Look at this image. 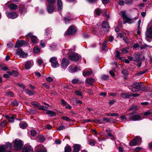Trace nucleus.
Listing matches in <instances>:
<instances>
[{"instance_id":"obj_1","label":"nucleus","mask_w":152,"mask_h":152,"mask_svg":"<svg viewBox=\"0 0 152 152\" xmlns=\"http://www.w3.org/2000/svg\"><path fill=\"white\" fill-rule=\"evenodd\" d=\"M13 145L15 151H19L23 147V141L20 139H17L14 141Z\"/></svg>"},{"instance_id":"obj_2","label":"nucleus","mask_w":152,"mask_h":152,"mask_svg":"<svg viewBox=\"0 0 152 152\" xmlns=\"http://www.w3.org/2000/svg\"><path fill=\"white\" fill-rule=\"evenodd\" d=\"M91 30L93 33L97 35H103L105 34L103 32L101 26L98 25V24L95 26V28H91Z\"/></svg>"},{"instance_id":"obj_3","label":"nucleus","mask_w":152,"mask_h":152,"mask_svg":"<svg viewBox=\"0 0 152 152\" xmlns=\"http://www.w3.org/2000/svg\"><path fill=\"white\" fill-rule=\"evenodd\" d=\"M142 142L141 138L138 136H136L134 138L131 140L129 142V145L131 146H135L140 144Z\"/></svg>"},{"instance_id":"obj_4","label":"nucleus","mask_w":152,"mask_h":152,"mask_svg":"<svg viewBox=\"0 0 152 152\" xmlns=\"http://www.w3.org/2000/svg\"><path fill=\"white\" fill-rule=\"evenodd\" d=\"M129 115V120L137 121L142 120V117L139 115L137 114L133 115L130 113Z\"/></svg>"},{"instance_id":"obj_5","label":"nucleus","mask_w":152,"mask_h":152,"mask_svg":"<svg viewBox=\"0 0 152 152\" xmlns=\"http://www.w3.org/2000/svg\"><path fill=\"white\" fill-rule=\"evenodd\" d=\"M69 58L72 61H77L81 58V56L78 54L71 53L69 55Z\"/></svg>"},{"instance_id":"obj_6","label":"nucleus","mask_w":152,"mask_h":152,"mask_svg":"<svg viewBox=\"0 0 152 152\" xmlns=\"http://www.w3.org/2000/svg\"><path fill=\"white\" fill-rule=\"evenodd\" d=\"M141 87V83H133V85L131 86V88H130V89L133 92H136L140 90Z\"/></svg>"},{"instance_id":"obj_7","label":"nucleus","mask_w":152,"mask_h":152,"mask_svg":"<svg viewBox=\"0 0 152 152\" xmlns=\"http://www.w3.org/2000/svg\"><path fill=\"white\" fill-rule=\"evenodd\" d=\"M49 61L51 63V66L53 68H56L59 66L57 61V58L56 57H53L51 58L50 59Z\"/></svg>"},{"instance_id":"obj_8","label":"nucleus","mask_w":152,"mask_h":152,"mask_svg":"<svg viewBox=\"0 0 152 152\" xmlns=\"http://www.w3.org/2000/svg\"><path fill=\"white\" fill-rule=\"evenodd\" d=\"M34 152H47V151L43 145L39 144L35 147Z\"/></svg>"},{"instance_id":"obj_9","label":"nucleus","mask_w":152,"mask_h":152,"mask_svg":"<svg viewBox=\"0 0 152 152\" xmlns=\"http://www.w3.org/2000/svg\"><path fill=\"white\" fill-rule=\"evenodd\" d=\"M101 26L103 32H104L105 34L108 32L110 27L107 22L104 21H103Z\"/></svg>"},{"instance_id":"obj_10","label":"nucleus","mask_w":152,"mask_h":152,"mask_svg":"<svg viewBox=\"0 0 152 152\" xmlns=\"http://www.w3.org/2000/svg\"><path fill=\"white\" fill-rule=\"evenodd\" d=\"M77 30L75 27L74 26H72L69 28L66 34L68 35L75 34Z\"/></svg>"},{"instance_id":"obj_11","label":"nucleus","mask_w":152,"mask_h":152,"mask_svg":"<svg viewBox=\"0 0 152 152\" xmlns=\"http://www.w3.org/2000/svg\"><path fill=\"white\" fill-rule=\"evenodd\" d=\"M33 151L32 146L28 145H25L22 150V152H33Z\"/></svg>"},{"instance_id":"obj_12","label":"nucleus","mask_w":152,"mask_h":152,"mask_svg":"<svg viewBox=\"0 0 152 152\" xmlns=\"http://www.w3.org/2000/svg\"><path fill=\"white\" fill-rule=\"evenodd\" d=\"M28 36L31 38V42L33 44H36L38 42V39L35 36L32 35L31 33L28 34Z\"/></svg>"},{"instance_id":"obj_13","label":"nucleus","mask_w":152,"mask_h":152,"mask_svg":"<svg viewBox=\"0 0 152 152\" xmlns=\"http://www.w3.org/2000/svg\"><path fill=\"white\" fill-rule=\"evenodd\" d=\"M121 16L123 18V20L125 23H128L131 21L132 19L128 17L125 14V12H121Z\"/></svg>"},{"instance_id":"obj_14","label":"nucleus","mask_w":152,"mask_h":152,"mask_svg":"<svg viewBox=\"0 0 152 152\" xmlns=\"http://www.w3.org/2000/svg\"><path fill=\"white\" fill-rule=\"evenodd\" d=\"M16 54L20 55V56L22 58L26 57L28 55L27 53L24 52L22 49H18L16 50Z\"/></svg>"},{"instance_id":"obj_15","label":"nucleus","mask_w":152,"mask_h":152,"mask_svg":"<svg viewBox=\"0 0 152 152\" xmlns=\"http://www.w3.org/2000/svg\"><path fill=\"white\" fill-rule=\"evenodd\" d=\"M28 42L26 41L21 40L20 41L17 42L15 45V47L19 48L20 47L27 45L28 44Z\"/></svg>"},{"instance_id":"obj_16","label":"nucleus","mask_w":152,"mask_h":152,"mask_svg":"<svg viewBox=\"0 0 152 152\" xmlns=\"http://www.w3.org/2000/svg\"><path fill=\"white\" fill-rule=\"evenodd\" d=\"M69 64V61L66 58L62 59L61 63V65L64 68L66 67Z\"/></svg>"},{"instance_id":"obj_17","label":"nucleus","mask_w":152,"mask_h":152,"mask_svg":"<svg viewBox=\"0 0 152 152\" xmlns=\"http://www.w3.org/2000/svg\"><path fill=\"white\" fill-rule=\"evenodd\" d=\"M9 145V143L8 142L6 145H0V152H6Z\"/></svg>"},{"instance_id":"obj_18","label":"nucleus","mask_w":152,"mask_h":152,"mask_svg":"<svg viewBox=\"0 0 152 152\" xmlns=\"http://www.w3.org/2000/svg\"><path fill=\"white\" fill-rule=\"evenodd\" d=\"M19 11L21 13H24L26 12V9L25 6L22 4H20L18 6Z\"/></svg>"},{"instance_id":"obj_19","label":"nucleus","mask_w":152,"mask_h":152,"mask_svg":"<svg viewBox=\"0 0 152 152\" xmlns=\"http://www.w3.org/2000/svg\"><path fill=\"white\" fill-rule=\"evenodd\" d=\"M47 10L49 13H51L54 10V7L53 5L48 4L47 6Z\"/></svg>"},{"instance_id":"obj_20","label":"nucleus","mask_w":152,"mask_h":152,"mask_svg":"<svg viewBox=\"0 0 152 152\" xmlns=\"http://www.w3.org/2000/svg\"><path fill=\"white\" fill-rule=\"evenodd\" d=\"M45 140V138L42 135H39L37 137V141L39 143L43 142Z\"/></svg>"},{"instance_id":"obj_21","label":"nucleus","mask_w":152,"mask_h":152,"mask_svg":"<svg viewBox=\"0 0 152 152\" xmlns=\"http://www.w3.org/2000/svg\"><path fill=\"white\" fill-rule=\"evenodd\" d=\"M85 82L91 85H93V84L95 82V80L92 78L88 77L86 79Z\"/></svg>"},{"instance_id":"obj_22","label":"nucleus","mask_w":152,"mask_h":152,"mask_svg":"<svg viewBox=\"0 0 152 152\" xmlns=\"http://www.w3.org/2000/svg\"><path fill=\"white\" fill-rule=\"evenodd\" d=\"M92 70L88 71L86 70H85L83 72V75L84 77H87L89 76L92 74Z\"/></svg>"},{"instance_id":"obj_23","label":"nucleus","mask_w":152,"mask_h":152,"mask_svg":"<svg viewBox=\"0 0 152 152\" xmlns=\"http://www.w3.org/2000/svg\"><path fill=\"white\" fill-rule=\"evenodd\" d=\"M73 152H79L80 148V146L78 144H75L73 146Z\"/></svg>"},{"instance_id":"obj_24","label":"nucleus","mask_w":152,"mask_h":152,"mask_svg":"<svg viewBox=\"0 0 152 152\" xmlns=\"http://www.w3.org/2000/svg\"><path fill=\"white\" fill-rule=\"evenodd\" d=\"M146 36L147 37L152 38V28L151 27L148 29Z\"/></svg>"},{"instance_id":"obj_25","label":"nucleus","mask_w":152,"mask_h":152,"mask_svg":"<svg viewBox=\"0 0 152 152\" xmlns=\"http://www.w3.org/2000/svg\"><path fill=\"white\" fill-rule=\"evenodd\" d=\"M121 95L123 98H129L131 96V94L127 92L122 93Z\"/></svg>"},{"instance_id":"obj_26","label":"nucleus","mask_w":152,"mask_h":152,"mask_svg":"<svg viewBox=\"0 0 152 152\" xmlns=\"http://www.w3.org/2000/svg\"><path fill=\"white\" fill-rule=\"evenodd\" d=\"M25 92L29 96H32L34 95L35 92L33 90L31 91L28 89H26L25 90Z\"/></svg>"},{"instance_id":"obj_27","label":"nucleus","mask_w":152,"mask_h":152,"mask_svg":"<svg viewBox=\"0 0 152 152\" xmlns=\"http://www.w3.org/2000/svg\"><path fill=\"white\" fill-rule=\"evenodd\" d=\"M138 109V108L137 106L135 105H133L131 107V108L128 110L126 111V113L131 111H135L137 110Z\"/></svg>"},{"instance_id":"obj_28","label":"nucleus","mask_w":152,"mask_h":152,"mask_svg":"<svg viewBox=\"0 0 152 152\" xmlns=\"http://www.w3.org/2000/svg\"><path fill=\"white\" fill-rule=\"evenodd\" d=\"M18 16V14L15 12H10V18L13 19H15Z\"/></svg>"},{"instance_id":"obj_29","label":"nucleus","mask_w":152,"mask_h":152,"mask_svg":"<svg viewBox=\"0 0 152 152\" xmlns=\"http://www.w3.org/2000/svg\"><path fill=\"white\" fill-rule=\"evenodd\" d=\"M57 8L58 10L62 9V2L61 0H57Z\"/></svg>"},{"instance_id":"obj_30","label":"nucleus","mask_w":152,"mask_h":152,"mask_svg":"<svg viewBox=\"0 0 152 152\" xmlns=\"http://www.w3.org/2000/svg\"><path fill=\"white\" fill-rule=\"evenodd\" d=\"M18 74V72L17 71L12 70L11 72H10V75H12L14 77H17Z\"/></svg>"},{"instance_id":"obj_31","label":"nucleus","mask_w":152,"mask_h":152,"mask_svg":"<svg viewBox=\"0 0 152 152\" xmlns=\"http://www.w3.org/2000/svg\"><path fill=\"white\" fill-rule=\"evenodd\" d=\"M19 126L22 129H24L27 127L28 125L26 122H21Z\"/></svg>"},{"instance_id":"obj_32","label":"nucleus","mask_w":152,"mask_h":152,"mask_svg":"<svg viewBox=\"0 0 152 152\" xmlns=\"http://www.w3.org/2000/svg\"><path fill=\"white\" fill-rule=\"evenodd\" d=\"M18 8L17 5L14 4H10V9L12 10H15Z\"/></svg>"},{"instance_id":"obj_33","label":"nucleus","mask_w":152,"mask_h":152,"mask_svg":"<svg viewBox=\"0 0 152 152\" xmlns=\"http://www.w3.org/2000/svg\"><path fill=\"white\" fill-rule=\"evenodd\" d=\"M0 67H1L2 70L4 71H6L9 69L8 67L4 65L3 64H0Z\"/></svg>"},{"instance_id":"obj_34","label":"nucleus","mask_w":152,"mask_h":152,"mask_svg":"<svg viewBox=\"0 0 152 152\" xmlns=\"http://www.w3.org/2000/svg\"><path fill=\"white\" fill-rule=\"evenodd\" d=\"M152 113V110H149L146 112H144L142 115L145 116H148Z\"/></svg>"},{"instance_id":"obj_35","label":"nucleus","mask_w":152,"mask_h":152,"mask_svg":"<svg viewBox=\"0 0 152 152\" xmlns=\"http://www.w3.org/2000/svg\"><path fill=\"white\" fill-rule=\"evenodd\" d=\"M72 148L70 146H66L64 148V152H71Z\"/></svg>"},{"instance_id":"obj_36","label":"nucleus","mask_w":152,"mask_h":152,"mask_svg":"<svg viewBox=\"0 0 152 152\" xmlns=\"http://www.w3.org/2000/svg\"><path fill=\"white\" fill-rule=\"evenodd\" d=\"M31 66V63L30 61H27L25 64V67L26 69H28L30 68Z\"/></svg>"},{"instance_id":"obj_37","label":"nucleus","mask_w":152,"mask_h":152,"mask_svg":"<svg viewBox=\"0 0 152 152\" xmlns=\"http://www.w3.org/2000/svg\"><path fill=\"white\" fill-rule=\"evenodd\" d=\"M140 88L141 90L143 91H145L146 92H148L149 90V88H148L147 86H141Z\"/></svg>"},{"instance_id":"obj_38","label":"nucleus","mask_w":152,"mask_h":152,"mask_svg":"<svg viewBox=\"0 0 152 152\" xmlns=\"http://www.w3.org/2000/svg\"><path fill=\"white\" fill-rule=\"evenodd\" d=\"M134 61L137 62L140 60V56L139 55L137 54H134Z\"/></svg>"},{"instance_id":"obj_39","label":"nucleus","mask_w":152,"mask_h":152,"mask_svg":"<svg viewBox=\"0 0 152 152\" xmlns=\"http://www.w3.org/2000/svg\"><path fill=\"white\" fill-rule=\"evenodd\" d=\"M106 133H107V135L106 136L107 137L112 136L113 134L111 133V131L109 129H106L105 131Z\"/></svg>"},{"instance_id":"obj_40","label":"nucleus","mask_w":152,"mask_h":152,"mask_svg":"<svg viewBox=\"0 0 152 152\" xmlns=\"http://www.w3.org/2000/svg\"><path fill=\"white\" fill-rule=\"evenodd\" d=\"M38 108L40 110H47L48 109L47 107H45L42 105H40V104H39Z\"/></svg>"},{"instance_id":"obj_41","label":"nucleus","mask_w":152,"mask_h":152,"mask_svg":"<svg viewBox=\"0 0 152 152\" xmlns=\"http://www.w3.org/2000/svg\"><path fill=\"white\" fill-rule=\"evenodd\" d=\"M94 12L96 15L99 16L101 14V10L99 8L96 9L95 10Z\"/></svg>"},{"instance_id":"obj_42","label":"nucleus","mask_w":152,"mask_h":152,"mask_svg":"<svg viewBox=\"0 0 152 152\" xmlns=\"http://www.w3.org/2000/svg\"><path fill=\"white\" fill-rule=\"evenodd\" d=\"M46 114L47 115H50L51 116H53L55 115V113L51 110H48Z\"/></svg>"},{"instance_id":"obj_43","label":"nucleus","mask_w":152,"mask_h":152,"mask_svg":"<svg viewBox=\"0 0 152 152\" xmlns=\"http://www.w3.org/2000/svg\"><path fill=\"white\" fill-rule=\"evenodd\" d=\"M103 121L105 122H110L111 121V119L108 117L103 118Z\"/></svg>"},{"instance_id":"obj_44","label":"nucleus","mask_w":152,"mask_h":152,"mask_svg":"<svg viewBox=\"0 0 152 152\" xmlns=\"http://www.w3.org/2000/svg\"><path fill=\"white\" fill-rule=\"evenodd\" d=\"M18 104V103L16 101L14 100L11 103V105L12 106H17Z\"/></svg>"},{"instance_id":"obj_45","label":"nucleus","mask_w":152,"mask_h":152,"mask_svg":"<svg viewBox=\"0 0 152 152\" xmlns=\"http://www.w3.org/2000/svg\"><path fill=\"white\" fill-rule=\"evenodd\" d=\"M34 50L35 53H38L40 52V50L36 46L34 48Z\"/></svg>"},{"instance_id":"obj_46","label":"nucleus","mask_w":152,"mask_h":152,"mask_svg":"<svg viewBox=\"0 0 152 152\" xmlns=\"http://www.w3.org/2000/svg\"><path fill=\"white\" fill-rule=\"evenodd\" d=\"M46 80L49 83H50L53 81V78L50 77H48L46 78Z\"/></svg>"},{"instance_id":"obj_47","label":"nucleus","mask_w":152,"mask_h":152,"mask_svg":"<svg viewBox=\"0 0 152 152\" xmlns=\"http://www.w3.org/2000/svg\"><path fill=\"white\" fill-rule=\"evenodd\" d=\"M108 76L106 75H102L101 76V79L103 80H106L108 79Z\"/></svg>"},{"instance_id":"obj_48","label":"nucleus","mask_w":152,"mask_h":152,"mask_svg":"<svg viewBox=\"0 0 152 152\" xmlns=\"http://www.w3.org/2000/svg\"><path fill=\"white\" fill-rule=\"evenodd\" d=\"M75 93L77 95L79 96H82L83 95L82 92L79 90L76 91Z\"/></svg>"},{"instance_id":"obj_49","label":"nucleus","mask_w":152,"mask_h":152,"mask_svg":"<svg viewBox=\"0 0 152 152\" xmlns=\"http://www.w3.org/2000/svg\"><path fill=\"white\" fill-rule=\"evenodd\" d=\"M31 134L32 136H36L37 135V133L35 130H32L31 131Z\"/></svg>"},{"instance_id":"obj_50","label":"nucleus","mask_w":152,"mask_h":152,"mask_svg":"<svg viewBox=\"0 0 152 152\" xmlns=\"http://www.w3.org/2000/svg\"><path fill=\"white\" fill-rule=\"evenodd\" d=\"M62 118L64 120L68 121H72L71 119L69 118L66 116H63L62 117Z\"/></svg>"},{"instance_id":"obj_51","label":"nucleus","mask_w":152,"mask_h":152,"mask_svg":"<svg viewBox=\"0 0 152 152\" xmlns=\"http://www.w3.org/2000/svg\"><path fill=\"white\" fill-rule=\"evenodd\" d=\"M56 0H47L49 4L53 5L55 2Z\"/></svg>"},{"instance_id":"obj_52","label":"nucleus","mask_w":152,"mask_h":152,"mask_svg":"<svg viewBox=\"0 0 152 152\" xmlns=\"http://www.w3.org/2000/svg\"><path fill=\"white\" fill-rule=\"evenodd\" d=\"M122 73L125 76H127L129 74L127 70L124 69L122 71Z\"/></svg>"},{"instance_id":"obj_53","label":"nucleus","mask_w":152,"mask_h":152,"mask_svg":"<svg viewBox=\"0 0 152 152\" xmlns=\"http://www.w3.org/2000/svg\"><path fill=\"white\" fill-rule=\"evenodd\" d=\"M79 81L78 79H75L72 80V82L74 84H77L79 82Z\"/></svg>"},{"instance_id":"obj_54","label":"nucleus","mask_w":152,"mask_h":152,"mask_svg":"<svg viewBox=\"0 0 152 152\" xmlns=\"http://www.w3.org/2000/svg\"><path fill=\"white\" fill-rule=\"evenodd\" d=\"M40 45L42 47H44L45 46V42L44 41L42 40L40 41Z\"/></svg>"},{"instance_id":"obj_55","label":"nucleus","mask_w":152,"mask_h":152,"mask_svg":"<svg viewBox=\"0 0 152 152\" xmlns=\"http://www.w3.org/2000/svg\"><path fill=\"white\" fill-rule=\"evenodd\" d=\"M95 143L96 142L94 140H91L89 141V144L90 145H94Z\"/></svg>"},{"instance_id":"obj_56","label":"nucleus","mask_w":152,"mask_h":152,"mask_svg":"<svg viewBox=\"0 0 152 152\" xmlns=\"http://www.w3.org/2000/svg\"><path fill=\"white\" fill-rule=\"evenodd\" d=\"M121 53L123 54H124L125 53H127L128 52V51L126 48H124L121 50Z\"/></svg>"},{"instance_id":"obj_57","label":"nucleus","mask_w":152,"mask_h":152,"mask_svg":"<svg viewBox=\"0 0 152 152\" xmlns=\"http://www.w3.org/2000/svg\"><path fill=\"white\" fill-rule=\"evenodd\" d=\"M16 117V115H13L10 117V119H11L12 120L10 119V123H12L13 122L14 119Z\"/></svg>"},{"instance_id":"obj_58","label":"nucleus","mask_w":152,"mask_h":152,"mask_svg":"<svg viewBox=\"0 0 152 152\" xmlns=\"http://www.w3.org/2000/svg\"><path fill=\"white\" fill-rule=\"evenodd\" d=\"M132 0H125V3L126 4H132Z\"/></svg>"},{"instance_id":"obj_59","label":"nucleus","mask_w":152,"mask_h":152,"mask_svg":"<svg viewBox=\"0 0 152 152\" xmlns=\"http://www.w3.org/2000/svg\"><path fill=\"white\" fill-rule=\"evenodd\" d=\"M65 129V126H61L57 128V130L58 131H60L63 130Z\"/></svg>"},{"instance_id":"obj_60","label":"nucleus","mask_w":152,"mask_h":152,"mask_svg":"<svg viewBox=\"0 0 152 152\" xmlns=\"http://www.w3.org/2000/svg\"><path fill=\"white\" fill-rule=\"evenodd\" d=\"M42 85L45 87L47 89H49L50 88V87L49 85L46 83L43 84Z\"/></svg>"},{"instance_id":"obj_61","label":"nucleus","mask_w":152,"mask_h":152,"mask_svg":"<svg viewBox=\"0 0 152 152\" xmlns=\"http://www.w3.org/2000/svg\"><path fill=\"white\" fill-rule=\"evenodd\" d=\"M120 118L122 120H123V121L127 120V118H126V117L124 115H122L120 117Z\"/></svg>"},{"instance_id":"obj_62","label":"nucleus","mask_w":152,"mask_h":152,"mask_svg":"<svg viewBox=\"0 0 152 152\" xmlns=\"http://www.w3.org/2000/svg\"><path fill=\"white\" fill-rule=\"evenodd\" d=\"M124 3H125V1H124L122 0H119V1L118 4L121 6L123 5Z\"/></svg>"},{"instance_id":"obj_63","label":"nucleus","mask_w":152,"mask_h":152,"mask_svg":"<svg viewBox=\"0 0 152 152\" xmlns=\"http://www.w3.org/2000/svg\"><path fill=\"white\" fill-rule=\"evenodd\" d=\"M106 10L104 9L103 10L104 12V14H103V15L104 16H106L107 18H109V16L108 15H107L106 13Z\"/></svg>"},{"instance_id":"obj_64","label":"nucleus","mask_w":152,"mask_h":152,"mask_svg":"<svg viewBox=\"0 0 152 152\" xmlns=\"http://www.w3.org/2000/svg\"><path fill=\"white\" fill-rule=\"evenodd\" d=\"M120 52L118 51H116V53L115 55V57L116 58H118L120 56Z\"/></svg>"}]
</instances>
